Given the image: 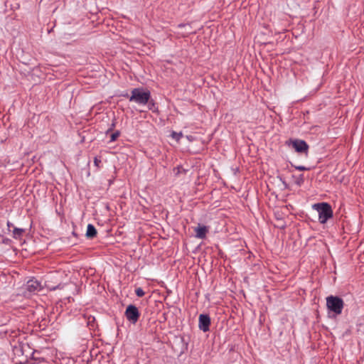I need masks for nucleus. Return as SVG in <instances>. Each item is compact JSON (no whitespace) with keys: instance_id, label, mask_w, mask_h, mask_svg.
Segmentation results:
<instances>
[{"instance_id":"1","label":"nucleus","mask_w":364,"mask_h":364,"mask_svg":"<svg viewBox=\"0 0 364 364\" xmlns=\"http://www.w3.org/2000/svg\"><path fill=\"white\" fill-rule=\"evenodd\" d=\"M151 97V93L149 90L143 88H134L131 92L129 97L130 102H134L139 105H145Z\"/></svg>"},{"instance_id":"2","label":"nucleus","mask_w":364,"mask_h":364,"mask_svg":"<svg viewBox=\"0 0 364 364\" xmlns=\"http://www.w3.org/2000/svg\"><path fill=\"white\" fill-rule=\"evenodd\" d=\"M314 209L318 213V219L321 223L324 224L333 217V210L327 203H316L313 205Z\"/></svg>"},{"instance_id":"3","label":"nucleus","mask_w":364,"mask_h":364,"mask_svg":"<svg viewBox=\"0 0 364 364\" xmlns=\"http://www.w3.org/2000/svg\"><path fill=\"white\" fill-rule=\"evenodd\" d=\"M326 306L329 310L340 314L343 307V301L338 296H330L326 298Z\"/></svg>"},{"instance_id":"4","label":"nucleus","mask_w":364,"mask_h":364,"mask_svg":"<svg viewBox=\"0 0 364 364\" xmlns=\"http://www.w3.org/2000/svg\"><path fill=\"white\" fill-rule=\"evenodd\" d=\"M127 318L133 323H135L140 316L138 309L134 305H129L125 311Z\"/></svg>"},{"instance_id":"5","label":"nucleus","mask_w":364,"mask_h":364,"mask_svg":"<svg viewBox=\"0 0 364 364\" xmlns=\"http://www.w3.org/2000/svg\"><path fill=\"white\" fill-rule=\"evenodd\" d=\"M291 144L296 151L307 154L309 146L304 141L294 140L291 141Z\"/></svg>"},{"instance_id":"6","label":"nucleus","mask_w":364,"mask_h":364,"mask_svg":"<svg viewBox=\"0 0 364 364\" xmlns=\"http://www.w3.org/2000/svg\"><path fill=\"white\" fill-rule=\"evenodd\" d=\"M26 289L31 293L38 292L41 289V284L36 279H32L27 282Z\"/></svg>"},{"instance_id":"7","label":"nucleus","mask_w":364,"mask_h":364,"mask_svg":"<svg viewBox=\"0 0 364 364\" xmlns=\"http://www.w3.org/2000/svg\"><path fill=\"white\" fill-rule=\"evenodd\" d=\"M210 323V318L207 315L201 314L199 317V327L204 332H206L209 329V325Z\"/></svg>"},{"instance_id":"8","label":"nucleus","mask_w":364,"mask_h":364,"mask_svg":"<svg viewBox=\"0 0 364 364\" xmlns=\"http://www.w3.org/2000/svg\"><path fill=\"white\" fill-rule=\"evenodd\" d=\"M195 230L196 236L198 238L203 239L206 236L208 228L205 226L198 225L197 228H196Z\"/></svg>"},{"instance_id":"9","label":"nucleus","mask_w":364,"mask_h":364,"mask_svg":"<svg viewBox=\"0 0 364 364\" xmlns=\"http://www.w3.org/2000/svg\"><path fill=\"white\" fill-rule=\"evenodd\" d=\"M97 235V230L95 226L92 224H89L87 227L86 237L87 238H94Z\"/></svg>"},{"instance_id":"10","label":"nucleus","mask_w":364,"mask_h":364,"mask_svg":"<svg viewBox=\"0 0 364 364\" xmlns=\"http://www.w3.org/2000/svg\"><path fill=\"white\" fill-rule=\"evenodd\" d=\"M23 232L24 230L23 229L15 228L13 230V237L18 239L22 235Z\"/></svg>"},{"instance_id":"11","label":"nucleus","mask_w":364,"mask_h":364,"mask_svg":"<svg viewBox=\"0 0 364 364\" xmlns=\"http://www.w3.org/2000/svg\"><path fill=\"white\" fill-rule=\"evenodd\" d=\"M119 132L117 131L110 135V142H113L119 136Z\"/></svg>"},{"instance_id":"12","label":"nucleus","mask_w":364,"mask_h":364,"mask_svg":"<svg viewBox=\"0 0 364 364\" xmlns=\"http://www.w3.org/2000/svg\"><path fill=\"white\" fill-rule=\"evenodd\" d=\"M135 293L139 297H141L145 294L144 290L140 287L136 289Z\"/></svg>"},{"instance_id":"13","label":"nucleus","mask_w":364,"mask_h":364,"mask_svg":"<svg viewBox=\"0 0 364 364\" xmlns=\"http://www.w3.org/2000/svg\"><path fill=\"white\" fill-rule=\"evenodd\" d=\"M94 164L97 168H100V164H101V160L100 159H98L97 157H95Z\"/></svg>"},{"instance_id":"14","label":"nucleus","mask_w":364,"mask_h":364,"mask_svg":"<svg viewBox=\"0 0 364 364\" xmlns=\"http://www.w3.org/2000/svg\"><path fill=\"white\" fill-rule=\"evenodd\" d=\"M295 168L299 170V171H306V170H309V168H306L305 166H296Z\"/></svg>"},{"instance_id":"15","label":"nucleus","mask_w":364,"mask_h":364,"mask_svg":"<svg viewBox=\"0 0 364 364\" xmlns=\"http://www.w3.org/2000/svg\"><path fill=\"white\" fill-rule=\"evenodd\" d=\"M274 225L278 228H281L284 227V225L283 224V223L282 221H280L279 220H278L277 223H276L274 224Z\"/></svg>"},{"instance_id":"16","label":"nucleus","mask_w":364,"mask_h":364,"mask_svg":"<svg viewBox=\"0 0 364 364\" xmlns=\"http://www.w3.org/2000/svg\"><path fill=\"white\" fill-rule=\"evenodd\" d=\"M302 183H303V178H302V176H301L298 178V180L296 181V183H297L298 185H301Z\"/></svg>"},{"instance_id":"17","label":"nucleus","mask_w":364,"mask_h":364,"mask_svg":"<svg viewBox=\"0 0 364 364\" xmlns=\"http://www.w3.org/2000/svg\"><path fill=\"white\" fill-rule=\"evenodd\" d=\"M181 134H181V132H180L179 134H178V135H179V136H181ZM172 135H173V138H176V136L177 135V134H176L175 132H173Z\"/></svg>"},{"instance_id":"18","label":"nucleus","mask_w":364,"mask_h":364,"mask_svg":"<svg viewBox=\"0 0 364 364\" xmlns=\"http://www.w3.org/2000/svg\"><path fill=\"white\" fill-rule=\"evenodd\" d=\"M180 168L179 167H177V172H176V174H179L180 173Z\"/></svg>"},{"instance_id":"19","label":"nucleus","mask_w":364,"mask_h":364,"mask_svg":"<svg viewBox=\"0 0 364 364\" xmlns=\"http://www.w3.org/2000/svg\"><path fill=\"white\" fill-rule=\"evenodd\" d=\"M187 139H188L189 141H191V138H190V136H187Z\"/></svg>"}]
</instances>
